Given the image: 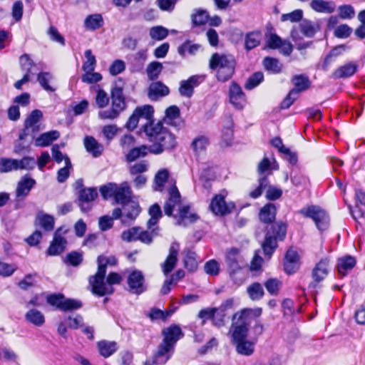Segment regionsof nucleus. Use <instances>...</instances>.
<instances>
[{"instance_id": "1", "label": "nucleus", "mask_w": 365, "mask_h": 365, "mask_svg": "<svg viewBox=\"0 0 365 365\" xmlns=\"http://www.w3.org/2000/svg\"><path fill=\"white\" fill-rule=\"evenodd\" d=\"M145 132L153 144L150 146V152L160 154L165 150L172 149L175 146L176 141L174 135L160 122H152L145 124Z\"/></svg>"}, {"instance_id": "2", "label": "nucleus", "mask_w": 365, "mask_h": 365, "mask_svg": "<svg viewBox=\"0 0 365 365\" xmlns=\"http://www.w3.org/2000/svg\"><path fill=\"white\" fill-rule=\"evenodd\" d=\"M163 334L164 339L154 356L153 364H165L171 356L175 343L182 336L181 329L178 326H172L165 329Z\"/></svg>"}, {"instance_id": "3", "label": "nucleus", "mask_w": 365, "mask_h": 365, "mask_svg": "<svg viewBox=\"0 0 365 365\" xmlns=\"http://www.w3.org/2000/svg\"><path fill=\"white\" fill-rule=\"evenodd\" d=\"M209 65L211 69L217 71V80L225 82L233 76L236 62L232 55L215 53L211 56Z\"/></svg>"}, {"instance_id": "4", "label": "nucleus", "mask_w": 365, "mask_h": 365, "mask_svg": "<svg viewBox=\"0 0 365 365\" xmlns=\"http://www.w3.org/2000/svg\"><path fill=\"white\" fill-rule=\"evenodd\" d=\"M124 82L119 78L115 83L114 88L111 90V108L107 110L100 111L98 116L100 118L106 120H113L119 115L120 113L125 108V98L123 96Z\"/></svg>"}, {"instance_id": "5", "label": "nucleus", "mask_w": 365, "mask_h": 365, "mask_svg": "<svg viewBox=\"0 0 365 365\" xmlns=\"http://www.w3.org/2000/svg\"><path fill=\"white\" fill-rule=\"evenodd\" d=\"M252 309H243L233 315L232 324V343L247 339L251 322Z\"/></svg>"}, {"instance_id": "6", "label": "nucleus", "mask_w": 365, "mask_h": 365, "mask_svg": "<svg viewBox=\"0 0 365 365\" xmlns=\"http://www.w3.org/2000/svg\"><path fill=\"white\" fill-rule=\"evenodd\" d=\"M100 192L104 199L113 197L118 204L125 205L131 198V189L127 182L120 184L109 182L101 186Z\"/></svg>"}, {"instance_id": "7", "label": "nucleus", "mask_w": 365, "mask_h": 365, "mask_svg": "<svg viewBox=\"0 0 365 365\" xmlns=\"http://www.w3.org/2000/svg\"><path fill=\"white\" fill-rule=\"evenodd\" d=\"M299 212L305 217L313 220L317 227L319 230L327 229L329 218L327 213L322 207L317 205H310L301 209Z\"/></svg>"}, {"instance_id": "8", "label": "nucleus", "mask_w": 365, "mask_h": 365, "mask_svg": "<svg viewBox=\"0 0 365 365\" xmlns=\"http://www.w3.org/2000/svg\"><path fill=\"white\" fill-rule=\"evenodd\" d=\"M106 272L98 269L97 272L89 277V284L92 288V292L98 296L110 294L114 292V289L108 284L107 280L105 281Z\"/></svg>"}, {"instance_id": "9", "label": "nucleus", "mask_w": 365, "mask_h": 365, "mask_svg": "<svg viewBox=\"0 0 365 365\" xmlns=\"http://www.w3.org/2000/svg\"><path fill=\"white\" fill-rule=\"evenodd\" d=\"M272 230L274 236L267 235L262 244L263 252L269 258L277 247V239L282 240L286 235V226L282 223L272 225Z\"/></svg>"}, {"instance_id": "10", "label": "nucleus", "mask_w": 365, "mask_h": 365, "mask_svg": "<svg viewBox=\"0 0 365 365\" xmlns=\"http://www.w3.org/2000/svg\"><path fill=\"white\" fill-rule=\"evenodd\" d=\"M46 301L50 305L64 312L78 309L82 307L80 301L66 299L61 294H50L46 297Z\"/></svg>"}, {"instance_id": "11", "label": "nucleus", "mask_w": 365, "mask_h": 365, "mask_svg": "<svg viewBox=\"0 0 365 365\" xmlns=\"http://www.w3.org/2000/svg\"><path fill=\"white\" fill-rule=\"evenodd\" d=\"M127 284L130 292L140 294L147 289L145 277L141 271L133 270L127 277Z\"/></svg>"}, {"instance_id": "12", "label": "nucleus", "mask_w": 365, "mask_h": 365, "mask_svg": "<svg viewBox=\"0 0 365 365\" xmlns=\"http://www.w3.org/2000/svg\"><path fill=\"white\" fill-rule=\"evenodd\" d=\"M169 198L164 205V212L166 215L171 216L173 210L177 207L178 210L182 207L180 194L175 185H172L168 189Z\"/></svg>"}, {"instance_id": "13", "label": "nucleus", "mask_w": 365, "mask_h": 365, "mask_svg": "<svg viewBox=\"0 0 365 365\" xmlns=\"http://www.w3.org/2000/svg\"><path fill=\"white\" fill-rule=\"evenodd\" d=\"M230 102L235 108L242 109L247 103L246 97L242 88L235 82H232L229 91Z\"/></svg>"}, {"instance_id": "14", "label": "nucleus", "mask_w": 365, "mask_h": 365, "mask_svg": "<svg viewBox=\"0 0 365 365\" xmlns=\"http://www.w3.org/2000/svg\"><path fill=\"white\" fill-rule=\"evenodd\" d=\"M210 207L215 215H224L231 212L234 208V205L232 203L227 204L223 195H217L212 200Z\"/></svg>"}, {"instance_id": "15", "label": "nucleus", "mask_w": 365, "mask_h": 365, "mask_svg": "<svg viewBox=\"0 0 365 365\" xmlns=\"http://www.w3.org/2000/svg\"><path fill=\"white\" fill-rule=\"evenodd\" d=\"M202 81L199 76H190L187 80L181 81L180 83L179 93L186 98H190L194 91V88L197 87Z\"/></svg>"}, {"instance_id": "16", "label": "nucleus", "mask_w": 365, "mask_h": 365, "mask_svg": "<svg viewBox=\"0 0 365 365\" xmlns=\"http://www.w3.org/2000/svg\"><path fill=\"white\" fill-rule=\"evenodd\" d=\"M19 61L21 66L23 70L26 71V73L21 80L17 81L14 84V87L19 90L21 89L22 86L24 83L29 81L30 76L31 74H33L32 69L35 66L32 60L27 54L22 55L20 57Z\"/></svg>"}, {"instance_id": "17", "label": "nucleus", "mask_w": 365, "mask_h": 365, "mask_svg": "<svg viewBox=\"0 0 365 365\" xmlns=\"http://www.w3.org/2000/svg\"><path fill=\"white\" fill-rule=\"evenodd\" d=\"M179 252V244L173 242L169 249V255L165 261L161 264L163 272L168 274L175 268L178 262V255Z\"/></svg>"}, {"instance_id": "18", "label": "nucleus", "mask_w": 365, "mask_h": 365, "mask_svg": "<svg viewBox=\"0 0 365 365\" xmlns=\"http://www.w3.org/2000/svg\"><path fill=\"white\" fill-rule=\"evenodd\" d=\"M177 218L176 225L179 226H187V225L195 222L198 219V216L190 211V206H182L179 210L178 215L175 216Z\"/></svg>"}, {"instance_id": "19", "label": "nucleus", "mask_w": 365, "mask_h": 365, "mask_svg": "<svg viewBox=\"0 0 365 365\" xmlns=\"http://www.w3.org/2000/svg\"><path fill=\"white\" fill-rule=\"evenodd\" d=\"M60 229L57 230L53 236V240L51 242L48 250L47 254L51 256L58 255L63 252L66 247L67 241L59 234Z\"/></svg>"}, {"instance_id": "20", "label": "nucleus", "mask_w": 365, "mask_h": 365, "mask_svg": "<svg viewBox=\"0 0 365 365\" xmlns=\"http://www.w3.org/2000/svg\"><path fill=\"white\" fill-rule=\"evenodd\" d=\"M225 258L230 275L233 277L234 274L241 269L240 265L241 257L238 250L235 248L230 249L227 252Z\"/></svg>"}, {"instance_id": "21", "label": "nucleus", "mask_w": 365, "mask_h": 365, "mask_svg": "<svg viewBox=\"0 0 365 365\" xmlns=\"http://www.w3.org/2000/svg\"><path fill=\"white\" fill-rule=\"evenodd\" d=\"M169 88L161 81L153 82L148 88V97L152 101H157L160 98L168 95Z\"/></svg>"}, {"instance_id": "22", "label": "nucleus", "mask_w": 365, "mask_h": 365, "mask_svg": "<svg viewBox=\"0 0 365 365\" xmlns=\"http://www.w3.org/2000/svg\"><path fill=\"white\" fill-rule=\"evenodd\" d=\"M36 180L28 175H24L21 178L17 184L16 189V197H25L35 185Z\"/></svg>"}, {"instance_id": "23", "label": "nucleus", "mask_w": 365, "mask_h": 365, "mask_svg": "<svg viewBox=\"0 0 365 365\" xmlns=\"http://www.w3.org/2000/svg\"><path fill=\"white\" fill-rule=\"evenodd\" d=\"M210 143V138L205 135H198L195 137L190 147L195 155H200L205 153Z\"/></svg>"}, {"instance_id": "24", "label": "nucleus", "mask_w": 365, "mask_h": 365, "mask_svg": "<svg viewBox=\"0 0 365 365\" xmlns=\"http://www.w3.org/2000/svg\"><path fill=\"white\" fill-rule=\"evenodd\" d=\"M299 255L294 250H288L284 259V269L288 274L294 273L299 267Z\"/></svg>"}, {"instance_id": "25", "label": "nucleus", "mask_w": 365, "mask_h": 365, "mask_svg": "<svg viewBox=\"0 0 365 365\" xmlns=\"http://www.w3.org/2000/svg\"><path fill=\"white\" fill-rule=\"evenodd\" d=\"M84 146L90 154L94 158L99 157L103 152V146L93 136H86L83 140Z\"/></svg>"}, {"instance_id": "26", "label": "nucleus", "mask_w": 365, "mask_h": 365, "mask_svg": "<svg viewBox=\"0 0 365 365\" xmlns=\"http://www.w3.org/2000/svg\"><path fill=\"white\" fill-rule=\"evenodd\" d=\"M310 6L315 11L324 14L333 13L336 7L334 1L324 0H312Z\"/></svg>"}, {"instance_id": "27", "label": "nucleus", "mask_w": 365, "mask_h": 365, "mask_svg": "<svg viewBox=\"0 0 365 365\" xmlns=\"http://www.w3.org/2000/svg\"><path fill=\"white\" fill-rule=\"evenodd\" d=\"M329 260L327 259H322L317 263L312 271V277L315 282L322 281L329 272Z\"/></svg>"}, {"instance_id": "28", "label": "nucleus", "mask_w": 365, "mask_h": 365, "mask_svg": "<svg viewBox=\"0 0 365 365\" xmlns=\"http://www.w3.org/2000/svg\"><path fill=\"white\" fill-rule=\"evenodd\" d=\"M60 137L58 130H51L41 134L36 138L34 144L36 147H46L51 144Z\"/></svg>"}, {"instance_id": "29", "label": "nucleus", "mask_w": 365, "mask_h": 365, "mask_svg": "<svg viewBox=\"0 0 365 365\" xmlns=\"http://www.w3.org/2000/svg\"><path fill=\"white\" fill-rule=\"evenodd\" d=\"M356 205L354 210H351V214L355 220H358L359 218H362L365 215V208H363L359 205L358 203H360L361 205L365 206V192L361 190H356Z\"/></svg>"}, {"instance_id": "30", "label": "nucleus", "mask_w": 365, "mask_h": 365, "mask_svg": "<svg viewBox=\"0 0 365 365\" xmlns=\"http://www.w3.org/2000/svg\"><path fill=\"white\" fill-rule=\"evenodd\" d=\"M356 264V259L354 257L347 255L338 259L337 269L339 274L344 277L347 272L352 269Z\"/></svg>"}, {"instance_id": "31", "label": "nucleus", "mask_w": 365, "mask_h": 365, "mask_svg": "<svg viewBox=\"0 0 365 365\" xmlns=\"http://www.w3.org/2000/svg\"><path fill=\"white\" fill-rule=\"evenodd\" d=\"M124 207V214L123 215L122 222L123 223H129L130 221L134 220L140 212V206L132 202L125 204Z\"/></svg>"}, {"instance_id": "32", "label": "nucleus", "mask_w": 365, "mask_h": 365, "mask_svg": "<svg viewBox=\"0 0 365 365\" xmlns=\"http://www.w3.org/2000/svg\"><path fill=\"white\" fill-rule=\"evenodd\" d=\"M43 113L41 110L36 109L33 110L25 121V130L29 132L31 130L34 133L38 130L37 123L42 118Z\"/></svg>"}, {"instance_id": "33", "label": "nucleus", "mask_w": 365, "mask_h": 365, "mask_svg": "<svg viewBox=\"0 0 365 365\" xmlns=\"http://www.w3.org/2000/svg\"><path fill=\"white\" fill-rule=\"evenodd\" d=\"M237 354L243 356H250L255 351V341L247 339L233 343Z\"/></svg>"}, {"instance_id": "34", "label": "nucleus", "mask_w": 365, "mask_h": 365, "mask_svg": "<svg viewBox=\"0 0 365 365\" xmlns=\"http://www.w3.org/2000/svg\"><path fill=\"white\" fill-rule=\"evenodd\" d=\"M98 195L97 191L94 188H83L79 191L78 199L81 202L80 206L83 211L89 210V207H84V202H89L93 201Z\"/></svg>"}, {"instance_id": "35", "label": "nucleus", "mask_w": 365, "mask_h": 365, "mask_svg": "<svg viewBox=\"0 0 365 365\" xmlns=\"http://www.w3.org/2000/svg\"><path fill=\"white\" fill-rule=\"evenodd\" d=\"M357 66L353 62H349L342 66H340L333 73V77L335 78H343L350 77L356 71Z\"/></svg>"}, {"instance_id": "36", "label": "nucleus", "mask_w": 365, "mask_h": 365, "mask_svg": "<svg viewBox=\"0 0 365 365\" xmlns=\"http://www.w3.org/2000/svg\"><path fill=\"white\" fill-rule=\"evenodd\" d=\"M299 26L301 32L308 38L313 37L320 29L319 25L317 23L307 19L302 20Z\"/></svg>"}, {"instance_id": "37", "label": "nucleus", "mask_w": 365, "mask_h": 365, "mask_svg": "<svg viewBox=\"0 0 365 365\" xmlns=\"http://www.w3.org/2000/svg\"><path fill=\"white\" fill-rule=\"evenodd\" d=\"M98 348L101 355L108 358L117 351L118 345L115 341L103 340L98 343Z\"/></svg>"}, {"instance_id": "38", "label": "nucleus", "mask_w": 365, "mask_h": 365, "mask_svg": "<svg viewBox=\"0 0 365 365\" xmlns=\"http://www.w3.org/2000/svg\"><path fill=\"white\" fill-rule=\"evenodd\" d=\"M262 38V33L259 31L247 34L245 39V48L248 51L255 48L259 45Z\"/></svg>"}, {"instance_id": "39", "label": "nucleus", "mask_w": 365, "mask_h": 365, "mask_svg": "<svg viewBox=\"0 0 365 365\" xmlns=\"http://www.w3.org/2000/svg\"><path fill=\"white\" fill-rule=\"evenodd\" d=\"M25 318L27 322L36 327H41L45 322L44 315L36 309H29L26 313Z\"/></svg>"}, {"instance_id": "40", "label": "nucleus", "mask_w": 365, "mask_h": 365, "mask_svg": "<svg viewBox=\"0 0 365 365\" xmlns=\"http://www.w3.org/2000/svg\"><path fill=\"white\" fill-rule=\"evenodd\" d=\"M36 222L45 230L51 231L54 227V218L53 216L39 212L36 215Z\"/></svg>"}, {"instance_id": "41", "label": "nucleus", "mask_w": 365, "mask_h": 365, "mask_svg": "<svg viewBox=\"0 0 365 365\" xmlns=\"http://www.w3.org/2000/svg\"><path fill=\"white\" fill-rule=\"evenodd\" d=\"M292 81L293 84L294 85V88L292 89L291 91H295L297 92V94L298 95L299 93L304 91L309 88L310 86V81L309 80L308 77L304 76V75H296L294 76Z\"/></svg>"}, {"instance_id": "42", "label": "nucleus", "mask_w": 365, "mask_h": 365, "mask_svg": "<svg viewBox=\"0 0 365 365\" xmlns=\"http://www.w3.org/2000/svg\"><path fill=\"white\" fill-rule=\"evenodd\" d=\"M276 207L273 204H267L259 212V219L265 223H270L275 219Z\"/></svg>"}, {"instance_id": "43", "label": "nucleus", "mask_w": 365, "mask_h": 365, "mask_svg": "<svg viewBox=\"0 0 365 365\" xmlns=\"http://www.w3.org/2000/svg\"><path fill=\"white\" fill-rule=\"evenodd\" d=\"M148 212L150 218L148 221L147 225L148 230H150L158 223L159 219L162 217V211L158 204H154L149 208Z\"/></svg>"}, {"instance_id": "44", "label": "nucleus", "mask_w": 365, "mask_h": 365, "mask_svg": "<svg viewBox=\"0 0 365 365\" xmlns=\"http://www.w3.org/2000/svg\"><path fill=\"white\" fill-rule=\"evenodd\" d=\"M169 177V172L166 169L160 170L155 176V182L153 188L156 191H162L164 184L167 182Z\"/></svg>"}, {"instance_id": "45", "label": "nucleus", "mask_w": 365, "mask_h": 365, "mask_svg": "<svg viewBox=\"0 0 365 365\" xmlns=\"http://www.w3.org/2000/svg\"><path fill=\"white\" fill-rule=\"evenodd\" d=\"M163 68V64L158 61H152L146 68V73L150 80L158 78Z\"/></svg>"}, {"instance_id": "46", "label": "nucleus", "mask_w": 365, "mask_h": 365, "mask_svg": "<svg viewBox=\"0 0 365 365\" xmlns=\"http://www.w3.org/2000/svg\"><path fill=\"white\" fill-rule=\"evenodd\" d=\"M168 35V30L162 26H153L149 30V36L153 41H162Z\"/></svg>"}, {"instance_id": "47", "label": "nucleus", "mask_w": 365, "mask_h": 365, "mask_svg": "<svg viewBox=\"0 0 365 365\" xmlns=\"http://www.w3.org/2000/svg\"><path fill=\"white\" fill-rule=\"evenodd\" d=\"M150 152V147L141 145L140 147L134 148L129 151L126 155V159L129 162H132L140 157H144Z\"/></svg>"}, {"instance_id": "48", "label": "nucleus", "mask_w": 365, "mask_h": 365, "mask_svg": "<svg viewBox=\"0 0 365 365\" xmlns=\"http://www.w3.org/2000/svg\"><path fill=\"white\" fill-rule=\"evenodd\" d=\"M247 294L252 300H259L264 295V289L262 286L258 283L255 282L250 284L247 289Z\"/></svg>"}, {"instance_id": "49", "label": "nucleus", "mask_w": 365, "mask_h": 365, "mask_svg": "<svg viewBox=\"0 0 365 365\" xmlns=\"http://www.w3.org/2000/svg\"><path fill=\"white\" fill-rule=\"evenodd\" d=\"M263 65L267 71L273 73H280L282 68V63L277 59L270 57L264 59Z\"/></svg>"}, {"instance_id": "50", "label": "nucleus", "mask_w": 365, "mask_h": 365, "mask_svg": "<svg viewBox=\"0 0 365 365\" xmlns=\"http://www.w3.org/2000/svg\"><path fill=\"white\" fill-rule=\"evenodd\" d=\"M103 24V18L100 14H92L85 19V26L88 29L95 30L100 28Z\"/></svg>"}, {"instance_id": "51", "label": "nucleus", "mask_w": 365, "mask_h": 365, "mask_svg": "<svg viewBox=\"0 0 365 365\" xmlns=\"http://www.w3.org/2000/svg\"><path fill=\"white\" fill-rule=\"evenodd\" d=\"M98 269L103 271L106 273V268L108 265L113 266L117 263V259L115 256H105L101 255L98 257Z\"/></svg>"}, {"instance_id": "52", "label": "nucleus", "mask_w": 365, "mask_h": 365, "mask_svg": "<svg viewBox=\"0 0 365 365\" xmlns=\"http://www.w3.org/2000/svg\"><path fill=\"white\" fill-rule=\"evenodd\" d=\"M17 160L11 158H0V172L8 173L17 170Z\"/></svg>"}, {"instance_id": "53", "label": "nucleus", "mask_w": 365, "mask_h": 365, "mask_svg": "<svg viewBox=\"0 0 365 365\" xmlns=\"http://www.w3.org/2000/svg\"><path fill=\"white\" fill-rule=\"evenodd\" d=\"M140 228V227H133L123 231L121 234L122 240L126 242L139 240Z\"/></svg>"}, {"instance_id": "54", "label": "nucleus", "mask_w": 365, "mask_h": 365, "mask_svg": "<svg viewBox=\"0 0 365 365\" xmlns=\"http://www.w3.org/2000/svg\"><path fill=\"white\" fill-rule=\"evenodd\" d=\"M84 55L86 61L83 63V70L84 71H93L96 63L95 56L93 55L90 49L86 50Z\"/></svg>"}, {"instance_id": "55", "label": "nucleus", "mask_w": 365, "mask_h": 365, "mask_svg": "<svg viewBox=\"0 0 365 365\" xmlns=\"http://www.w3.org/2000/svg\"><path fill=\"white\" fill-rule=\"evenodd\" d=\"M51 78L52 76L51 73L47 72H42L38 75L37 80L44 90L48 92H53L55 91V88L48 85V82Z\"/></svg>"}, {"instance_id": "56", "label": "nucleus", "mask_w": 365, "mask_h": 365, "mask_svg": "<svg viewBox=\"0 0 365 365\" xmlns=\"http://www.w3.org/2000/svg\"><path fill=\"white\" fill-rule=\"evenodd\" d=\"M264 79V75L262 72H256L250 76L247 81L245 87L247 90H252L257 86Z\"/></svg>"}, {"instance_id": "57", "label": "nucleus", "mask_w": 365, "mask_h": 365, "mask_svg": "<svg viewBox=\"0 0 365 365\" xmlns=\"http://www.w3.org/2000/svg\"><path fill=\"white\" fill-rule=\"evenodd\" d=\"M199 48L200 45L191 44L190 41H186L178 48V52L181 56H185L186 53L194 55Z\"/></svg>"}, {"instance_id": "58", "label": "nucleus", "mask_w": 365, "mask_h": 365, "mask_svg": "<svg viewBox=\"0 0 365 365\" xmlns=\"http://www.w3.org/2000/svg\"><path fill=\"white\" fill-rule=\"evenodd\" d=\"M139 119H145L150 121L153 117V108L151 106L145 105L135 108Z\"/></svg>"}, {"instance_id": "59", "label": "nucleus", "mask_w": 365, "mask_h": 365, "mask_svg": "<svg viewBox=\"0 0 365 365\" xmlns=\"http://www.w3.org/2000/svg\"><path fill=\"white\" fill-rule=\"evenodd\" d=\"M72 165L70 159L65 158V166L58 171L57 180L59 182H63L69 176V170L71 168Z\"/></svg>"}, {"instance_id": "60", "label": "nucleus", "mask_w": 365, "mask_h": 365, "mask_svg": "<svg viewBox=\"0 0 365 365\" xmlns=\"http://www.w3.org/2000/svg\"><path fill=\"white\" fill-rule=\"evenodd\" d=\"M17 170H32L36 165V160L31 157H24L17 160Z\"/></svg>"}, {"instance_id": "61", "label": "nucleus", "mask_w": 365, "mask_h": 365, "mask_svg": "<svg viewBox=\"0 0 365 365\" xmlns=\"http://www.w3.org/2000/svg\"><path fill=\"white\" fill-rule=\"evenodd\" d=\"M197 255L194 252L188 251L185 259V267L190 271H194L197 267Z\"/></svg>"}, {"instance_id": "62", "label": "nucleus", "mask_w": 365, "mask_h": 365, "mask_svg": "<svg viewBox=\"0 0 365 365\" xmlns=\"http://www.w3.org/2000/svg\"><path fill=\"white\" fill-rule=\"evenodd\" d=\"M157 229H153L151 231L144 230L141 227L140 228L139 241L150 244L153 242V239L157 235Z\"/></svg>"}, {"instance_id": "63", "label": "nucleus", "mask_w": 365, "mask_h": 365, "mask_svg": "<svg viewBox=\"0 0 365 365\" xmlns=\"http://www.w3.org/2000/svg\"><path fill=\"white\" fill-rule=\"evenodd\" d=\"M209 21V15L206 11L199 10L192 16V22L195 25H203Z\"/></svg>"}, {"instance_id": "64", "label": "nucleus", "mask_w": 365, "mask_h": 365, "mask_svg": "<svg viewBox=\"0 0 365 365\" xmlns=\"http://www.w3.org/2000/svg\"><path fill=\"white\" fill-rule=\"evenodd\" d=\"M204 269L207 274L216 276L220 271L219 264L216 260L211 259L205 264Z\"/></svg>"}]
</instances>
